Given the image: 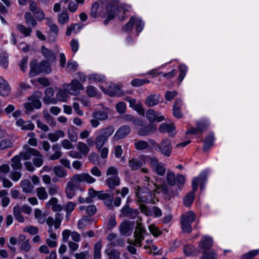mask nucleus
I'll use <instances>...</instances> for the list:
<instances>
[{"label":"nucleus","mask_w":259,"mask_h":259,"mask_svg":"<svg viewBox=\"0 0 259 259\" xmlns=\"http://www.w3.org/2000/svg\"><path fill=\"white\" fill-rule=\"evenodd\" d=\"M96 181L95 178L91 176L88 173H81L74 175L70 180L67 183L65 189V193L67 197L71 199L74 195V189L75 184H78L82 182H86L88 184H93Z\"/></svg>","instance_id":"nucleus-1"},{"label":"nucleus","mask_w":259,"mask_h":259,"mask_svg":"<svg viewBox=\"0 0 259 259\" xmlns=\"http://www.w3.org/2000/svg\"><path fill=\"white\" fill-rule=\"evenodd\" d=\"M131 7L130 6L126 4H122L119 7H117L114 5H108L107 7V17L104 23L107 24L110 20L113 19L115 17V13H117L118 18L120 20H123L125 17L123 15L125 12L130 10Z\"/></svg>","instance_id":"nucleus-2"},{"label":"nucleus","mask_w":259,"mask_h":259,"mask_svg":"<svg viewBox=\"0 0 259 259\" xmlns=\"http://www.w3.org/2000/svg\"><path fill=\"white\" fill-rule=\"evenodd\" d=\"M83 89L81 83L78 80L74 79L70 84H64L63 89L59 90L58 94L60 97H66L68 95L77 96L79 91Z\"/></svg>","instance_id":"nucleus-3"},{"label":"nucleus","mask_w":259,"mask_h":259,"mask_svg":"<svg viewBox=\"0 0 259 259\" xmlns=\"http://www.w3.org/2000/svg\"><path fill=\"white\" fill-rule=\"evenodd\" d=\"M155 190L154 189L151 190L149 188L141 189L138 187L136 191V195L140 202L154 204L155 203Z\"/></svg>","instance_id":"nucleus-4"},{"label":"nucleus","mask_w":259,"mask_h":259,"mask_svg":"<svg viewBox=\"0 0 259 259\" xmlns=\"http://www.w3.org/2000/svg\"><path fill=\"white\" fill-rule=\"evenodd\" d=\"M117 169L114 166L109 167L106 170L107 179L105 180V184L111 190H113L116 187L120 184V179L118 176Z\"/></svg>","instance_id":"nucleus-5"},{"label":"nucleus","mask_w":259,"mask_h":259,"mask_svg":"<svg viewBox=\"0 0 259 259\" xmlns=\"http://www.w3.org/2000/svg\"><path fill=\"white\" fill-rule=\"evenodd\" d=\"M114 131V128L113 126H109L100 130L99 135H98L95 141V145L97 149L100 150L105 144L107 142L108 138L110 137Z\"/></svg>","instance_id":"nucleus-6"},{"label":"nucleus","mask_w":259,"mask_h":259,"mask_svg":"<svg viewBox=\"0 0 259 259\" xmlns=\"http://www.w3.org/2000/svg\"><path fill=\"white\" fill-rule=\"evenodd\" d=\"M196 218V214L193 211H189L181 215V223L182 230L186 233H190L192 231L191 224Z\"/></svg>","instance_id":"nucleus-7"},{"label":"nucleus","mask_w":259,"mask_h":259,"mask_svg":"<svg viewBox=\"0 0 259 259\" xmlns=\"http://www.w3.org/2000/svg\"><path fill=\"white\" fill-rule=\"evenodd\" d=\"M146 230L142 226V224L140 223H138L134 233V240L131 242L128 241V242L134 246H141L142 245V242L144 239V234Z\"/></svg>","instance_id":"nucleus-8"},{"label":"nucleus","mask_w":259,"mask_h":259,"mask_svg":"<svg viewBox=\"0 0 259 259\" xmlns=\"http://www.w3.org/2000/svg\"><path fill=\"white\" fill-rule=\"evenodd\" d=\"M150 165L153 170L159 176H163L166 171L165 167L164 164L159 161L156 158H150Z\"/></svg>","instance_id":"nucleus-9"},{"label":"nucleus","mask_w":259,"mask_h":259,"mask_svg":"<svg viewBox=\"0 0 259 259\" xmlns=\"http://www.w3.org/2000/svg\"><path fill=\"white\" fill-rule=\"evenodd\" d=\"M158 151L163 156L169 157L172 151V146L170 140L167 139H163L159 144Z\"/></svg>","instance_id":"nucleus-10"},{"label":"nucleus","mask_w":259,"mask_h":259,"mask_svg":"<svg viewBox=\"0 0 259 259\" xmlns=\"http://www.w3.org/2000/svg\"><path fill=\"white\" fill-rule=\"evenodd\" d=\"M131 128L129 126L124 125L120 127L113 136L115 141H118L126 137L130 133Z\"/></svg>","instance_id":"nucleus-11"},{"label":"nucleus","mask_w":259,"mask_h":259,"mask_svg":"<svg viewBox=\"0 0 259 259\" xmlns=\"http://www.w3.org/2000/svg\"><path fill=\"white\" fill-rule=\"evenodd\" d=\"M24 151L19 153V157L23 160H29L31 159L32 156H34L35 154V151H37L38 150L30 148L28 145H25L23 146Z\"/></svg>","instance_id":"nucleus-12"},{"label":"nucleus","mask_w":259,"mask_h":259,"mask_svg":"<svg viewBox=\"0 0 259 259\" xmlns=\"http://www.w3.org/2000/svg\"><path fill=\"white\" fill-rule=\"evenodd\" d=\"M11 88L9 83L0 76V96H8L10 94Z\"/></svg>","instance_id":"nucleus-13"},{"label":"nucleus","mask_w":259,"mask_h":259,"mask_svg":"<svg viewBox=\"0 0 259 259\" xmlns=\"http://www.w3.org/2000/svg\"><path fill=\"white\" fill-rule=\"evenodd\" d=\"M121 216L128 217L132 219H134L138 215L139 212L136 209H133L128 206H124L121 210Z\"/></svg>","instance_id":"nucleus-14"},{"label":"nucleus","mask_w":259,"mask_h":259,"mask_svg":"<svg viewBox=\"0 0 259 259\" xmlns=\"http://www.w3.org/2000/svg\"><path fill=\"white\" fill-rule=\"evenodd\" d=\"M159 131L161 133H167L169 136L172 137L176 134L175 126L173 123H163L160 125Z\"/></svg>","instance_id":"nucleus-15"},{"label":"nucleus","mask_w":259,"mask_h":259,"mask_svg":"<svg viewBox=\"0 0 259 259\" xmlns=\"http://www.w3.org/2000/svg\"><path fill=\"white\" fill-rule=\"evenodd\" d=\"M58 200L55 197L51 198L49 201H48L45 205L47 209L51 208L55 212L60 211L62 208L60 204L58 203Z\"/></svg>","instance_id":"nucleus-16"},{"label":"nucleus","mask_w":259,"mask_h":259,"mask_svg":"<svg viewBox=\"0 0 259 259\" xmlns=\"http://www.w3.org/2000/svg\"><path fill=\"white\" fill-rule=\"evenodd\" d=\"M134 223L130 222H123L120 225V233L124 235H130L132 234Z\"/></svg>","instance_id":"nucleus-17"},{"label":"nucleus","mask_w":259,"mask_h":259,"mask_svg":"<svg viewBox=\"0 0 259 259\" xmlns=\"http://www.w3.org/2000/svg\"><path fill=\"white\" fill-rule=\"evenodd\" d=\"M156 127L152 124L141 127L138 131V135L140 136H146L150 134H153L156 131Z\"/></svg>","instance_id":"nucleus-18"},{"label":"nucleus","mask_w":259,"mask_h":259,"mask_svg":"<svg viewBox=\"0 0 259 259\" xmlns=\"http://www.w3.org/2000/svg\"><path fill=\"white\" fill-rule=\"evenodd\" d=\"M212 245V239L208 237H204L199 244V246L202 251L210 250V248Z\"/></svg>","instance_id":"nucleus-19"},{"label":"nucleus","mask_w":259,"mask_h":259,"mask_svg":"<svg viewBox=\"0 0 259 259\" xmlns=\"http://www.w3.org/2000/svg\"><path fill=\"white\" fill-rule=\"evenodd\" d=\"M98 199L103 200L104 204L109 208L112 209L113 208V206L112 205L113 199V196L103 192L102 193L99 194L98 195Z\"/></svg>","instance_id":"nucleus-20"},{"label":"nucleus","mask_w":259,"mask_h":259,"mask_svg":"<svg viewBox=\"0 0 259 259\" xmlns=\"http://www.w3.org/2000/svg\"><path fill=\"white\" fill-rule=\"evenodd\" d=\"M65 136L64 131L61 130L55 131L54 133H50L47 135L48 139L52 142H56L60 138H64Z\"/></svg>","instance_id":"nucleus-21"},{"label":"nucleus","mask_w":259,"mask_h":259,"mask_svg":"<svg viewBox=\"0 0 259 259\" xmlns=\"http://www.w3.org/2000/svg\"><path fill=\"white\" fill-rule=\"evenodd\" d=\"M143 161L138 158H133L128 161V166L132 170H136L142 167Z\"/></svg>","instance_id":"nucleus-22"},{"label":"nucleus","mask_w":259,"mask_h":259,"mask_svg":"<svg viewBox=\"0 0 259 259\" xmlns=\"http://www.w3.org/2000/svg\"><path fill=\"white\" fill-rule=\"evenodd\" d=\"M16 125L21 127L22 130H33L34 128V125L30 121H25L20 118L16 121Z\"/></svg>","instance_id":"nucleus-23"},{"label":"nucleus","mask_w":259,"mask_h":259,"mask_svg":"<svg viewBox=\"0 0 259 259\" xmlns=\"http://www.w3.org/2000/svg\"><path fill=\"white\" fill-rule=\"evenodd\" d=\"M30 77H33L37 75L38 73L42 72L41 71H39V70H40L41 69L40 64L37 65L35 61H32L30 62Z\"/></svg>","instance_id":"nucleus-24"},{"label":"nucleus","mask_w":259,"mask_h":259,"mask_svg":"<svg viewBox=\"0 0 259 259\" xmlns=\"http://www.w3.org/2000/svg\"><path fill=\"white\" fill-rule=\"evenodd\" d=\"M181 104L182 101L180 99H178L175 102L173 106V115L178 118H182L183 117V113L180 109V106Z\"/></svg>","instance_id":"nucleus-25"},{"label":"nucleus","mask_w":259,"mask_h":259,"mask_svg":"<svg viewBox=\"0 0 259 259\" xmlns=\"http://www.w3.org/2000/svg\"><path fill=\"white\" fill-rule=\"evenodd\" d=\"M185 254L188 256H197L199 251L192 245H186L183 249Z\"/></svg>","instance_id":"nucleus-26"},{"label":"nucleus","mask_w":259,"mask_h":259,"mask_svg":"<svg viewBox=\"0 0 259 259\" xmlns=\"http://www.w3.org/2000/svg\"><path fill=\"white\" fill-rule=\"evenodd\" d=\"M134 146L136 150L143 151L147 150L149 147V144L148 142L144 140H135Z\"/></svg>","instance_id":"nucleus-27"},{"label":"nucleus","mask_w":259,"mask_h":259,"mask_svg":"<svg viewBox=\"0 0 259 259\" xmlns=\"http://www.w3.org/2000/svg\"><path fill=\"white\" fill-rule=\"evenodd\" d=\"M34 158L32 159L33 164L37 167L42 165L44 163V157L42 154L38 151H35Z\"/></svg>","instance_id":"nucleus-28"},{"label":"nucleus","mask_w":259,"mask_h":259,"mask_svg":"<svg viewBox=\"0 0 259 259\" xmlns=\"http://www.w3.org/2000/svg\"><path fill=\"white\" fill-rule=\"evenodd\" d=\"M122 119L125 122H132L134 124L137 126H141L142 125V121L141 120L135 118L130 114H126L122 116Z\"/></svg>","instance_id":"nucleus-29"},{"label":"nucleus","mask_w":259,"mask_h":259,"mask_svg":"<svg viewBox=\"0 0 259 259\" xmlns=\"http://www.w3.org/2000/svg\"><path fill=\"white\" fill-rule=\"evenodd\" d=\"M108 92V94L110 96H120L123 95L120 89L115 84L110 86Z\"/></svg>","instance_id":"nucleus-30"},{"label":"nucleus","mask_w":259,"mask_h":259,"mask_svg":"<svg viewBox=\"0 0 259 259\" xmlns=\"http://www.w3.org/2000/svg\"><path fill=\"white\" fill-rule=\"evenodd\" d=\"M206 179L205 174L200 175L198 177L194 178L192 181V189L194 192L197 190L198 185L199 183H203Z\"/></svg>","instance_id":"nucleus-31"},{"label":"nucleus","mask_w":259,"mask_h":259,"mask_svg":"<svg viewBox=\"0 0 259 259\" xmlns=\"http://www.w3.org/2000/svg\"><path fill=\"white\" fill-rule=\"evenodd\" d=\"M21 209L19 205H16L13 208V214L15 219L20 223H23L25 221L24 218L21 214Z\"/></svg>","instance_id":"nucleus-32"},{"label":"nucleus","mask_w":259,"mask_h":259,"mask_svg":"<svg viewBox=\"0 0 259 259\" xmlns=\"http://www.w3.org/2000/svg\"><path fill=\"white\" fill-rule=\"evenodd\" d=\"M55 175L59 178H63L67 176V172L66 169L60 166H55L53 168Z\"/></svg>","instance_id":"nucleus-33"},{"label":"nucleus","mask_w":259,"mask_h":259,"mask_svg":"<svg viewBox=\"0 0 259 259\" xmlns=\"http://www.w3.org/2000/svg\"><path fill=\"white\" fill-rule=\"evenodd\" d=\"M21 186L23 189V191L25 193H30L33 189V186L31 184L30 182L27 180L22 181L21 182Z\"/></svg>","instance_id":"nucleus-34"},{"label":"nucleus","mask_w":259,"mask_h":259,"mask_svg":"<svg viewBox=\"0 0 259 259\" xmlns=\"http://www.w3.org/2000/svg\"><path fill=\"white\" fill-rule=\"evenodd\" d=\"M11 6V2L10 0H0V13L3 14H7L8 10L7 8Z\"/></svg>","instance_id":"nucleus-35"},{"label":"nucleus","mask_w":259,"mask_h":259,"mask_svg":"<svg viewBox=\"0 0 259 259\" xmlns=\"http://www.w3.org/2000/svg\"><path fill=\"white\" fill-rule=\"evenodd\" d=\"M34 217L37 220V222L42 224L45 223L46 219V215L43 213L41 210L36 208L34 210Z\"/></svg>","instance_id":"nucleus-36"},{"label":"nucleus","mask_w":259,"mask_h":259,"mask_svg":"<svg viewBox=\"0 0 259 259\" xmlns=\"http://www.w3.org/2000/svg\"><path fill=\"white\" fill-rule=\"evenodd\" d=\"M200 259H217V254L213 250L202 251Z\"/></svg>","instance_id":"nucleus-37"},{"label":"nucleus","mask_w":259,"mask_h":259,"mask_svg":"<svg viewBox=\"0 0 259 259\" xmlns=\"http://www.w3.org/2000/svg\"><path fill=\"white\" fill-rule=\"evenodd\" d=\"M99 7L100 5L98 2H95L92 5L90 13V15L92 17L96 18L100 15V13L98 11Z\"/></svg>","instance_id":"nucleus-38"},{"label":"nucleus","mask_w":259,"mask_h":259,"mask_svg":"<svg viewBox=\"0 0 259 259\" xmlns=\"http://www.w3.org/2000/svg\"><path fill=\"white\" fill-rule=\"evenodd\" d=\"M17 28L20 32L25 37L30 36L32 32L31 28L30 27H26L24 25L21 24H19L17 25Z\"/></svg>","instance_id":"nucleus-39"},{"label":"nucleus","mask_w":259,"mask_h":259,"mask_svg":"<svg viewBox=\"0 0 259 259\" xmlns=\"http://www.w3.org/2000/svg\"><path fill=\"white\" fill-rule=\"evenodd\" d=\"M24 17L27 25H31L32 27H35L37 25L36 21L29 12H26L24 15Z\"/></svg>","instance_id":"nucleus-40"},{"label":"nucleus","mask_w":259,"mask_h":259,"mask_svg":"<svg viewBox=\"0 0 259 259\" xmlns=\"http://www.w3.org/2000/svg\"><path fill=\"white\" fill-rule=\"evenodd\" d=\"M44 117L46 122L51 126L55 127L57 125V122L55 120L53 116L49 113L47 111H44Z\"/></svg>","instance_id":"nucleus-41"},{"label":"nucleus","mask_w":259,"mask_h":259,"mask_svg":"<svg viewBox=\"0 0 259 259\" xmlns=\"http://www.w3.org/2000/svg\"><path fill=\"white\" fill-rule=\"evenodd\" d=\"M46 20L47 25L50 28V32L56 35L59 31L58 26L53 22V21L51 19L47 18Z\"/></svg>","instance_id":"nucleus-42"},{"label":"nucleus","mask_w":259,"mask_h":259,"mask_svg":"<svg viewBox=\"0 0 259 259\" xmlns=\"http://www.w3.org/2000/svg\"><path fill=\"white\" fill-rule=\"evenodd\" d=\"M20 157L19 155H16L11 159V166L14 169H19L22 167V164L20 161Z\"/></svg>","instance_id":"nucleus-43"},{"label":"nucleus","mask_w":259,"mask_h":259,"mask_svg":"<svg viewBox=\"0 0 259 259\" xmlns=\"http://www.w3.org/2000/svg\"><path fill=\"white\" fill-rule=\"evenodd\" d=\"M0 65L4 68H7L8 66V56L6 52H0Z\"/></svg>","instance_id":"nucleus-44"},{"label":"nucleus","mask_w":259,"mask_h":259,"mask_svg":"<svg viewBox=\"0 0 259 259\" xmlns=\"http://www.w3.org/2000/svg\"><path fill=\"white\" fill-rule=\"evenodd\" d=\"M36 193L37 196L40 200H45L48 198V193L44 187H39L36 189Z\"/></svg>","instance_id":"nucleus-45"},{"label":"nucleus","mask_w":259,"mask_h":259,"mask_svg":"<svg viewBox=\"0 0 259 259\" xmlns=\"http://www.w3.org/2000/svg\"><path fill=\"white\" fill-rule=\"evenodd\" d=\"M41 51L44 56L50 61H54L55 59V57L51 50H49L46 48L45 46L41 47Z\"/></svg>","instance_id":"nucleus-46"},{"label":"nucleus","mask_w":259,"mask_h":259,"mask_svg":"<svg viewBox=\"0 0 259 259\" xmlns=\"http://www.w3.org/2000/svg\"><path fill=\"white\" fill-rule=\"evenodd\" d=\"M58 20L59 22L62 25H64L68 22L69 17L67 11H63L58 14Z\"/></svg>","instance_id":"nucleus-47"},{"label":"nucleus","mask_w":259,"mask_h":259,"mask_svg":"<svg viewBox=\"0 0 259 259\" xmlns=\"http://www.w3.org/2000/svg\"><path fill=\"white\" fill-rule=\"evenodd\" d=\"M94 117L100 120H104L108 118V114L104 111H98L93 113Z\"/></svg>","instance_id":"nucleus-48"},{"label":"nucleus","mask_w":259,"mask_h":259,"mask_svg":"<svg viewBox=\"0 0 259 259\" xmlns=\"http://www.w3.org/2000/svg\"><path fill=\"white\" fill-rule=\"evenodd\" d=\"M102 248V244L100 241L97 242L94 246V259L101 258V249Z\"/></svg>","instance_id":"nucleus-49"},{"label":"nucleus","mask_w":259,"mask_h":259,"mask_svg":"<svg viewBox=\"0 0 259 259\" xmlns=\"http://www.w3.org/2000/svg\"><path fill=\"white\" fill-rule=\"evenodd\" d=\"M41 69L39 71H41L42 73H50L51 72V68L50 63L46 61H42L40 63Z\"/></svg>","instance_id":"nucleus-50"},{"label":"nucleus","mask_w":259,"mask_h":259,"mask_svg":"<svg viewBox=\"0 0 259 259\" xmlns=\"http://www.w3.org/2000/svg\"><path fill=\"white\" fill-rule=\"evenodd\" d=\"M194 199V193H189L187 194L185 197L184 198V204L185 206L188 207L190 206Z\"/></svg>","instance_id":"nucleus-51"},{"label":"nucleus","mask_w":259,"mask_h":259,"mask_svg":"<svg viewBox=\"0 0 259 259\" xmlns=\"http://www.w3.org/2000/svg\"><path fill=\"white\" fill-rule=\"evenodd\" d=\"M77 148L81 153L84 155H87L90 151V148L88 145L82 142H79L78 143Z\"/></svg>","instance_id":"nucleus-52"},{"label":"nucleus","mask_w":259,"mask_h":259,"mask_svg":"<svg viewBox=\"0 0 259 259\" xmlns=\"http://www.w3.org/2000/svg\"><path fill=\"white\" fill-rule=\"evenodd\" d=\"M151 184L153 185L155 188L154 189L155 190V192L156 193H160L162 192L164 194H166L168 192V188L166 185H159L157 186L154 183L152 182H151Z\"/></svg>","instance_id":"nucleus-53"},{"label":"nucleus","mask_w":259,"mask_h":259,"mask_svg":"<svg viewBox=\"0 0 259 259\" xmlns=\"http://www.w3.org/2000/svg\"><path fill=\"white\" fill-rule=\"evenodd\" d=\"M135 21V17H132L129 21L123 27L122 30L125 32L131 31L133 30Z\"/></svg>","instance_id":"nucleus-54"},{"label":"nucleus","mask_w":259,"mask_h":259,"mask_svg":"<svg viewBox=\"0 0 259 259\" xmlns=\"http://www.w3.org/2000/svg\"><path fill=\"white\" fill-rule=\"evenodd\" d=\"M78 67V64L76 62L73 60H69L66 66V69L68 72H74L75 71Z\"/></svg>","instance_id":"nucleus-55"},{"label":"nucleus","mask_w":259,"mask_h":259,"mask_svg":"<svg viewBox=\"0 0 259 259\" xmlns=\"http://www.w3.org/2000/svg\"><path fill=\"white\" fill-rule=\"evenodd\" d=\"M213 141V136L212 135H209L206 138L203 146L204 151L207 150L212 145Z\"/></svg>","instance_id":"nucleus-56"},{"label":"nucleus","mask_w":259,"mask_h":259,"mask_svg":"<svg viewBox=\"0 0 259 259\" xmlns=\"http://www.w3.org/2000/svg\"><path fill=\"white\" fill-rule=\"evenodd\" d=\"M166 180L169 185L174 186L176 184V178L172 171H168L166 174Z\"/></svg>","instance_id":"nucleus-57"},{"label":"nucleus","mask_w":259,"mask_h":259,"mask_svg":"<svg viewBox=\"0 0 259 259\" xmlns=\"http://www.w3.org/2000/svg\"><path fill=\"white\" fill-rule=\"evenodd\" d=\"M187 71V67L184 64H181L180 65V74L179 75L178 79L180 82L184 78Z\"/></svg>","instance_id":"nucleus-58"},{"label":"nucleus","mask_w":259,"mask_h":259,"mask_svg":"<svg viewBox=\"0 0 259 259\" xmlns=\"http://www.w3.org/2000/svg\"><path fill=\"white\" fill-rule=\"evenodd\" d=\"M13 146V143L9 139H4L0 142V150H4Z\"/></svg>","instance_id":"nucleus-59"},{"label":"nucleus","mask_w":259,"mask_h":259,"mask_svg":"<svg viewBox=\"0 0 259 259\" xmlns=\"http://www.w3.org/2000/svg\"><path fill=\"white\" fill-rule=\"evenodd\" d=\"M135 28L136 30L138 32H140L142 31L144 26V22L140 18H136L135 17Z\"/></svg>","instance_id":"nucleus-60"},{"label":"nucleus","mask_w":259,"mask_h":259,"mask_svg":"<svg viewBox=\"0 0 259 259\" xmlns=\"http://www.w3.org/2000/svg\"><path fill=\"white\" fill-rule=\"evenodd\" d=\"M156 112L153 110L149 109L146 112V116L150 122L156 121Z\"/></svg>","instance_id":"nucleus-61"},{"label":"nucleus","mask_w":259,"mask_h":259,"mask_svg":"<svg viewBox=\"0 0 259 259\" xmlns=\"http://www.w3.org/2000/svg\"><path fill=\"white\" fill-rule=\"evenodd\" d=\"M23 230L31 235H36L38 232V228L33 226H26L23 228Z\"/></svg>","instance_id":"nucleus-62"},{"label":"nucleus","mask_w":259,"mask_h":259,"mask_svg":"<svg viewBox=\"0 0 259 259\" xmlns=\"http://www.w3.org/2000/svg\"><path fill=\"white\" fill-rule=\"evenodd\" d=\"M259 252V249L253 250L243 254L242 256V259H252Z\"/></svg>","instance_id":"nucleus-63"},{"label":"nucleus","mask_w":259,"mask_h":259,"mask_svg":"<svg viewBox=\"0 0 259 259\" xmlns=\"http://www.w3.org/2000/svg\"><path fill=\"white\" fill-rule=\"evenodd\" d=\"M89 222V219L88 217H83L81 219L79 220L77 227L79 229H82L84 228Z\"/></svg>","instance_id":"nucleus-64"}]
</instances>
